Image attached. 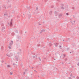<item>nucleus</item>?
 Masks as SVG:
<instances>
[{"label": "nucleus", "instance_id": "1", "mask_svg": "<svg viewBox=\"0 0 79 79\" xmlns=\"http://www.w3.org/2000/svg\"><path fill=\"white\" fill-rule=\"evenodd\" d=\"M13 43V41H11V42H10L9 43L10 46H11L12 45Z\"/></svg>", "mask_w": 79, "mask_h": 79}, {"label": "nucleus", "instance_id": "7", "mask_svg": "<svg viewBox=\"0 0 79 79\" xmlns=\"http://www.w3.org/2000/svg\"><path fill=\"white\" fill-rule=\"evenodd\" d=\"M10 75H12V73H10Z\"/></svg>", "mask_w": 79, "mask_h": 79}, {"label": "nucleus", "instance_id": "5", "mask_svg": "<svg viewBox=\"0 0 79 79\" xmlns=\"http://www.w3.org/2000/svg\"><path fill=\"white\" fill-rule=\"evenodd\" d=\"M66 15H69V14H68V13H67V14H66Z\"/></svg>", "mask_w": 79, "mask_h": 79}, {"label": "nucleus", "instance_id": "2", "mask_svg": "<svg viewBox=\"0 0 79 79\" xmlns=\"http://www.w3.org/2000/svg\"><path fill=\"white\" fill-rule=\"evenodd\" d=\"M8 48H9V49H11V46H8Z\"/></svg>", "mask_w": 79, "mask_h": 79}, {"label": "nucleus", "instance_id": "8", "mask_svg": "<svg viewBox=\"0 0 79 79\" xmlns=\"http://www.w3.org/2000/svg\"><path fill=\"white\" fill-rule=\"evenodd\" d=\"M10 24H11V25L12 24V23H10Z\"/></svg>", "mask_w": 79, "mask_h": 79}, {"label": "nucleus", "instance_id": "3", "mask_svg": "<svg viewBox=\"0 0 79 79\" xmlns=\"http://www.w3.org/2000/svg\"><path fill=\"white\" fill-rule=\"evenodd\" d=\"M7 56H9V57H10V56H11L9 55H7Z\"/></svg>", "mask_w": 79, "mask_h": 79}, {"label": "nucleus", "instance_id": "6", "mask_svg": "<svg viewBox=\"0 0 79 79\" xmlns=\"http://www.w3.org/2000/svg\"><path fill=\"white\" fill-rule=\"evenodd\" d=\"M69 79H71V77H69Z\"/></svg>", "mask_w": 79, "mask_h": 79}, {"label": "nucleus", "instance_id": "4", "mask_svg": "<svg viewBox=\"0 0 79 79\" xmlns=\"http://www.w3.org/2000/svg\"><path fill=\"white\" fill-rule=\"evenodd\" d=\"M7 67L9 68V67H10V65H7Z\"/></svg>", "mask_w": 79, "mask_h": 79}]
</instances>
